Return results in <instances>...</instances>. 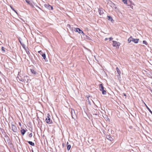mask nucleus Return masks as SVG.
<instances>
[{"mask_svg":"<svg viewBox=\"0 0 152 152\" xmlns=\"http://www.w3.org/2000/svg\"><path fill=\"white\" fill-rule=\"evenodd\" d=\"M17 78H18V79L19 80V79H21V78H21V77H17Z\"/></svg>","mask_w":152,"mask_h":152,"instance_id":"35","label":"nucleus"},{"mask_svg":"<svg viewBox=\"0 0 152 152\" xmlns=\"http://www.w3.org/2000/svg\"><path fill=\"white\" fill-rule=\"evenodd\" d=\"M19 80L22 82H27L28 81V76H24L23 78H21V79H19Z\"/></svg>","mask_w":152,"mask_h":152,"instance_id":"4","label":"nucleus"},{"mask_svg":"<svg viewBox=\"0 0 152 152\" xmlns=\"http://www.w3.org/2000/svg\"><path fill=\"white\" fill-rule=\"evenodd\" d=\"M19 125H20V126L21 125L20 123H19Z\"/></svg>","mask_w":152,"mask_h":152,"instance_id":"40","label":"nucleus"},{"mask_svg":"<svg viewBox=\"0 0 152 152\" xmlns=\"http://www.w3.org/2000/svg\"><path fill=\"white\" fill-rule=\"evenodd\" d=\"M73 113H75V110L73 109H71V113L72 114V117L73 118H74V115L73 114Z\"/></svg>","mask_w":152,"mask_h":152,"instance_id":"14","label":"nucleus"},{"mask_svg":"<svg viewBox=\"0 0 152 152\" xmlns=\"http://www.w3.org/2000/svg\"><path fill=\"white\" fill-rule=\"evenodd\" d=\"M106 138L107 139L111 141H112L113 140V138L109 135H107L106 136Z\"/></svg>","mask_w":152,"mask_h":152,"instance_id":"12","label":"nucleus"},{"mask_svg":"<svg viewBox=\"0 0 152 152\" xmlns=\"http://www.w3.org/2000/svg\"><path fill=\"white\" fill-rule=\"evenodd\" d=\"M30 71L34 75H36L37 74V72L35 71H34V70L32 69H30Z\"/></svg>","mask_w":152,"mask_h":152,"instance_id":"17","label":"nucleus"},{"mask_svg":"<svg viewBox=\"0 0 152 152\" xmlns=\"http://www.w3.org/2000/svg\"><path fill=\"white\" fill-rule=\"evenodd\" d=\"M62 146L63 147H64V143H63L62 144Z\"/></svg>","mask_w":152,"mask_h":152,"instance_id":"38","label":"nucleus"},{"mask_svg":"<svg viewBox=\"0 0 152 152\" xmlns=\"http://www.w3.org/2000/svg\"><path fill=\"white\" fill-rule=\"evenodd\" d=\"M108 39V38H106L105 39V40H107Z\"/></svg>","mask_w":152,"mask_h":152,"instance_id":"37","label":"nucleus"},{"mask_svg":"<svg viewBox=\"0 0 152 152\" xmlns=\"http://www.w3.org/2000/svg\"><path fill=\"white\" fill-rule=\"evenodd\" d=\"M139 39H134L132 37V42H133L135 43H137Z\"/></svg>","mask_w":152,"mask_h":152,"instance_id":"13","label":"nucleus"},{"mask_svg":"<svg viewBox=\"0 0 152 152\" xmlns=\"http://www.w3.org/2000/svg\"><path fill=\"white\" fill-rule=\"evenodd\" d=\"M124 95L125 96V95H126V94H124Z\"/></svg>","mask_w":152,"mask_h":152,"instance_id":"42","label":"nucleus"},{"mask_svg":"<svg viewBox=\"0 0 152 152\" xmlns=\"http://www.w3.org/2000/svg\"><path fill=\"white\" fill-rule=\"evenodd\" d=\"M82 36L83 37L84 39L89 40L91 39V38L90 37L85 35L84 33H83V34H82Z\"/></svg>","mask_w":152,"mask_h":152,"instance_id":"10","label":"nucleus"},{"mask_svg":"<svg viewBox=\"0 0 152 152\" xmlns=\"http://www.w3.org/2000/svg\"><path fill=\"white\" fill-rule=\"evenodd\" d=\"M37 7L39 9H40V10H41V9H40L39 7Z\"/></svg>","mask_w":152,"mask_h":152,"instance_id":"39","label":"nucleus"},{"mask_svg":"<svg viewBox=\"0 0 152 152\" xmlns=\"http://www.w3.org/2000/svg\"><path fill=\"white\" fill-rule=\"evenodd\" d=\"M145 105L146 107L147 108V109L149 111V112L152 115V111L150 109V108L147 106L145 103Z\"/></svg>","mask_w":152,"mask_h":152,"instance_id":"19","label":"nucleus"},{"mask_svg":"<svg viewBox=\"0 0 152 152\" xmlns=\"http://www.w3.org/2000/svg\"><path fill=\"white\" fill-rule=\"evenodd\" d=\"M67 27L68 28L70 29H71V26L70 24H68L67 26Z\"/></svg>","mask_w":152,"mask_h":152,"instance_id":"26","label":"nucleus"},{"mask_svg":"<svg viewBox=\"0 0 152 152\" xmlns=\"http://www.w3.org/2000/svg\"><path fill=\"white\" fill-rule=\"evenodd\" d=\"M143 43L145 45H147L148 44V43H147V42H146V41L145 40L143 41Z\"/></svg>","mask_w":152,"mask_h":152,"instance_id":"28","label":"nucleus"},{"mask_svg":"<svg viewBox=\"0 0 152 152\" xmlns=\"http://www.w3.org/2000/svg\"><path fill=\"white\" fill-rule=\"evenodd\" d=\"M38 52L39 53H40V54H41V53H42V51L41 50H40V51H39Z\"/></svg>","mask_w":152,"mask_h":152,"instance_id":"36","label":"nucleus"},{"mask_svg":"<svg viewBox=\"0 0 152 152\" xmlns=\"http://www.w3.org/2000/svg\"><path fill=\"white\" fill-rule=\"evenodd\" d=\"M1 50L4 52H5V48L3 47H1Z\"/></svg>","mask_w":152,"mask_h":152,"instance_id":"29","label":"nucleus"},{"mask_svg":"<svg viewBox=\"0 0 152 152\" xmlns=\"http://www.w3.org/2000/svg\"><path fill=\"white\" fill-rule=\"evenodd\" d=\"M1 91V90L0 89V91Z\"/></svg>","mask_w":152,"mask_h":152,"instance_id":"41","label":"nucleus"},{"mask_svg":"<svg viewBox=\"0 0 152 152\" xmlns=\"http://www.w3.org/2000/svg\"><path fill=\"white\" fill-rule=\"evenodd\" d=\"M12 129L13 132H17V128L15 125L14 124H12Z\"/></svg>","mask_w":152,"mask_h":152,"instance_id":"6","label":"nucleus"},{"mask_svg":"<svg viewBox=\"0 0 152 152\" xmlns=\"http://www.w3.org/2000/svg\"><path fill=\"white\" fill-rule=\"evenodd\" d=\"M10 7L11 8V9L13 11H14L16 13H17V14H18V13L17 12V11L15 10V9H14V8L12 7L11 6H10Z\"/></svg>","mask_w":152,"mask_h":152,"instance_id":"24","label":"nucleus"},{"mask_svg":"<svg viewBox=\"0 0 152 152\" xmlns=\"http://www.w3.org/2000/svg\"><path fill=\"white\" fill-rule=\"evenodd\" d=\"M113 45L114 47L119 48V46L120 45V43L119 42L115 41H113Z\"/></svg>","mask_w":152,"mask_h":152,"instance_id":"3","label":"nucleus"},{"mask_svg":"<svg viewBox=\"0 0 152 152\" xmlns=\"http://www.w3.org/2000/svg\"><path fill=\"white\" fill-rule=\"evenodd\" d=\"M26 1L27 3H28V4H30V3H29V1H28V0H26Z\"/></svg>","mask_w":152,"mask_h":152,"instance_id":"34","label":"nucleus"},{"mask_svg":"<svg viewBox=\"0 0 152 152\" xmlns=\"http://www.w3.org/2000/svg\"><path fill=\"white\" fill-rule=\"evenodd\" d=\"M19 42H20V44L22 46H23V45H24V44H23H23H22V43L21 42V41H20V40H19Z\"/></svg>","mask_w":152,"mask_h":152,"instance_id":"32","label":"nucleus"},{"mask_svg":"<svg viewBox=\"0 0 152 152\" xmlns=\"http://www.w3.org/2000/svg\"><path fill=\"white\" fill-rule=\"evenodd\" d=\"M75 32H78L79 33H81L82 34H83V33H84L79 28H75Z\"/></svg>","mask_w":152,"mask_h":152,"instance_id":"7","label":"nucleus"},{"mask_svg":"<svg viewBox=\"0 0 152 152\" xmlns=\"http://www.w3.org/2000/svg\"><path fill=\"white\" fill-rule=\"evenodd\" d=\"M48 116L45 120V121L47 123H49V124H51L52 123V121L50 120V115L49 114H48Z\"/></svg>","mask_w":152,"mask_h":152,"instance_id":"2","label":"nucleus"},{"mask_svg":"<svg viewBox=\"0 0 152 152\" xmlns=\"http://www.w3.org/2000/svg\"><path fill=\"white\" fill-rule=\"evenodd\" d=\"M132 41V37H130L128 39V43H130Z\"/></svg>","mask_w":152,"mask_h":152,"instance_id":"21","label":"nucleus"},{"mask_svg":"<svg viewBox=\"0 0 152 152\" xmlns=\"http://www.w3.org/2000/svg\"><path fill=\"white\" fill-rule=\"evenodd\" d=\"M21 134L22 135H23L26 132V130L24 129H21Z\"/></svg>","mask_w":152,"mask_h":152,"instance_id":"15","label":"nucleus"},{"mask_svg":"<svg viewBox=\"0 0 152 152\" xmlns=\"http://www.w3.org/2000/svg\"><path fill=\"white\" fill-rule=\"evenodd\" d=\"M32 133H30L29 135V137H32Z\"/></svg>","mask_w":152,"mask_h":152,"instance_id":"30","label":"nucleus"},{"mask_svg":"<svg viewBox=\"0 0 152 152\" xmlns=\"http://www.w3.org/2000/svg\"><path fill=\"white\" fill-rule=\"evenodd\" d=\"M25 50H26V52L27 53L28 55H29L30 54V53L29 50H27L26 49L24 48Z\"/></svg>","mask_w":152,"mask_h":152,"instance_id":"25","label":"nucleus"},{"mask_svg":"<svg viewBox=\"0 0 152 152\" xmlns=\"http://www.w3.org/2000/svg\"><path fill=\"white\" fill-rule=\"evenodd\" d=\"M109 39H110V41L113 39V38L112 37H111L109 38Z\"/></svg>","mask_w":152,"mask_h":152,"instance_id":"31","label":"nucleus"},{"mask_svg":"<svg viewBox=\"0 0 152 152\" xmlns=\"http://www.w3.org/2000/svg\"><path fill=\"white\" fill-rule=\"evenodd\" d=\"M44 6L46 8H47L50 10H53V7L48 4H45Z\"/></svg>","mask_w":152,"mask_h":152,"instance_id":"5","label":"nucleus"},{"mask_svg":"<svg viewBox=\"0 0 152 152\" xmlns=\"http://www.w3.org/2000/svg\"><path fill=\"white\" fill-rule=\"evenodd\" d=\"M99 88L100 90L102 91V93L103 94H106L107 92L104 89V87H103L102 84H99Z\"/></svg>","mask_w":152,"mask_h":152,"instance_id":"1","label":"nucleus"},{"mask_svg":"<svg viewBox=\"0 0 152 152\" xmlns=\"http://www.w3.org/2000/svg\"><path fill=\"white\" fill-rule=\"evenodd\" d=\"M103 10V9L102 8L100 7L99 8L98 12H99V15H102L104 13Z\"/></svg>","mask_w":152,"mask_h":152,"instance_id":"9","label":"nucleus"},{"mask_svg":"<svg viewBox=\"0 0 152 152\" xmlns=\"http://www.w3.org/2000/svg\"><path fill=\"white\" fill-rule=\"evenodd\" d=\"M27 142L31 145L32 146H34V142H33L31 141H28Z\"/></svg>","mask_w":152,"mask_h":152,"instance_id":"18","label":"nucleus"},{"mask_svg":"<svg viewBox=\"0 0 152 152\" xmlns=\"http://www.w3.org/2000/svg\"><path fill=\"white\" fill-rule=\"evenodd\" d=\"M108 19L109 20H110L112 22V20H113L112 17L110 16H108Z\"/></svg>","mask_w":152,"mask_h":152,"instance_id":"20","label":"nucleus"},{"mask_svg":"<svg viewBox=\"0 0 152 152\" xmlns=\"http://www.w3.org/2000/svg\"><path fill=\"white\" fill-rule=\"evenodd\" d=\"M42 57H43V58L44 59H45L46 58L45 54V53H43V54H42Z\"/></svg>","mask_w":152,"mask_h":152,"instance_id":"23","label":"nucleus"},{"mask_svg":"<svg viewBox=\"0 0 152 152\" xmlns=\"http://www.w3.org/2000/svg\"><path fill=\"white\" fill-rule=\"evenodd\" d=\"M124 4H127V0H122Z\"/></svg>","mask_w":152,"mask_h":152,"instance_id":"27","label":"nucleus"},{"mask_svg":"<svg viewBox=\"0 0 152 152\" xmlns=\"http://www.w3.org/2000/svg\"><path fill=\"white\" fill-rule=\"evenodd\" d=\"M116 69L117 71V72L118 75V78L119 79V78H120L121 77L120 75L121 74V72L120 70H119V69L118 67H116Z\"/></svg>","mask_w":152,"mask_h":152,"instance_id":"11","label":"nucleus"},{"mask_svg":"<svg viewBox=\"0 0 152 152\" xmlns=\"http://www.w3.org/2000/svg\"><path fill=\"white\" fill-rule=\"evenodd\" d=\"M69 142H67V150L68 151H69L71 148V146L70 145H69Z\"/></svg>","mask_w":152,"mask_h":152,"instance_id":"16","label":"nucleus"},{"mask_svg":"<svg viewBox=\"0 0 152 152\" xmlns=\"http://www.w3.org/2000/svg\"><path fill=\"white\" fill-rule=\"evenodd\" d=\"M87 102H88V104H89L91 105V102L90 100L89 99V98L88 97V99H87Z\"/></svg>","mask_w":152,"mask_h":152,"instance_id":"22","label":"nucleus"},{"mask_svg":"<svg viewBox=\"0 0 152 152\" xmlns=\"http://www.w3.org/2000/svg\"><path fill=\"white\" fill-rule=\"evenodd\" d=\"M133 127L132 126H129V128L130 129H132V128Z\"/></svg>","mask_w":152,"mask_h":152,"instance_id":"33","label":"nucleus"},{"mask_svg":"<svg viewBox=\"0 0 152 152\" xmlns=\"http://www.w3.org/2000/svg\"><path fill=\"white\" fill-rule=\"evenodd\" d=\"M107 1L109 3H110V4L111 5L110 6L112 7L115 8V9L116 8L115 5L114 3H112L110 1V0H107Z\"/></svg>","mask_w":152,"mask_h":152,"instance_id":"8","label":"nucleus"}]
</instances>
